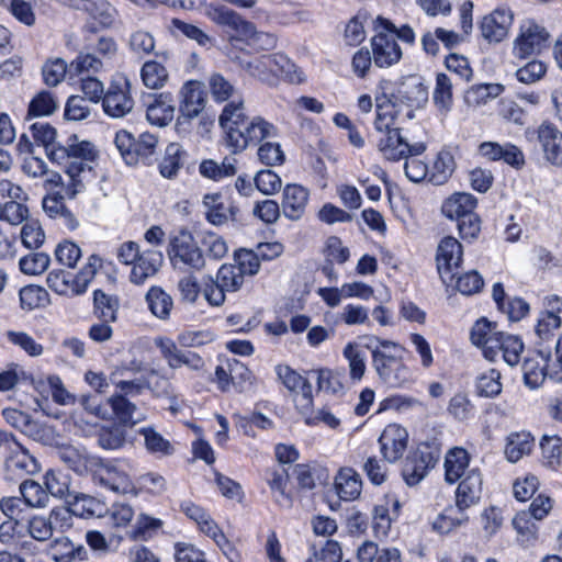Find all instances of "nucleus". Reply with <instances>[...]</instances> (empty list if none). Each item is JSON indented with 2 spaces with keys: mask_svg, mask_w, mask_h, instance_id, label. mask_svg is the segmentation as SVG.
I'll list each match as a JSON object with an SVG mask.
<instances>
[{
  "mask_svg": "<svg viewBox=\"0 0 562 562\" xmlns=\"http://www.w3.org/2000/svg\"><path fill=\"white\" fill-rule=\"evenodd\" d=\"M374 100L375 113L407 122L428 102V87L417 75L398 80L382 79L376 86Z\"/></svg>",
  "mask_w": 562,
  "mask_h": 562,
  "instance_id": "nucleus-1",
  "label": "nucleus"
},
{
  "mask_svg": "<svg viewBox=\"0 0 562 562\" xmlns=\"http://www.w3.org/2000/svg\"><path fill=\"white\" fill-rule=\"evenodd\" d=\"M47 157L50 161L64 166L65 173L69 178L66 189L69 199L81 192L86 182L93 177L92 162L97 157V150L90 142L77 140L75 137L65 146L53 147Z\"/></svg>",
  "mask_w": 562,
  "mask_h": 562,
  "instance_id": "nucleus-2",
  "label": "nucleus"
},
{
  "mask_svg": "<svg viewBox=\"0 0 562 562\" xmlns=\"http://www.w3.org/2000/svg\"><path fill=\"white\" fill-rule=\"evenodd\" d=\"M403 121L386 114L375 113L373 128L376 135L378 151L390 161H398L408 154L422 155L426 150L424 143L408 144L397 126Z\"/></svg>",
  "mask_w": 562,
  "mask_h": 562,
  "instance_id": "nucleus-3",
  "label": "nucleus"
},
{
  "mask_svg": "<svg viewBox=\"0 0 562 562\" xmlns=\"http://www.w3.org/2000/svg\"><path fill=\"white\" fill-rule=\"evenodd\" d=\"M240 66L250 77L269 86H276L279 79L290 82L303 80L296 66L281 53L262 55L241 63Z\"/></svg>",
  "mask_w": 562,
  "mask_h": 562,
  "instance_id": "nucleus-4",
  "label": "nucleus"
},
{
  "mask_svg": "<svg viewBox=\"0 0 562 562\" xmlns=\"http://www.w3.org/2000/svg\"><path fill=\"white\" fill-rule=\"evenodd\" d=\"M99 258L91 256L83 268L77 273L66 270H52L46 278L48 288L68 297L81 295L87 292L89 284L94 278Z\"/></svg>",
  "mask_w": 562,
  "mask_h": 562,
  "instance_id": "nucleus-5",
  "label": "nucleus"
},
{
  "mask_svg": "<svg viewBox=\"0 0 562 562\" xmlns=\"http://www.w3.org/2000/svg\"><path fill=\"white\" fill-rule=\"evenodd\" d=\"M133 470V463L127 459H100V464L95 465L93 476L101 485L115 493L132 494L135 492V484L131 479Z\"/></svg>",
  "mask_w": 562,
  "mask_h": 562,
  "instance_id": "nucleus-6",
  "label": "nucleus"
},
{
  "mask_svg": "<svg viewBox=\"0 0 562 562\" xmlns=\"http://www.w3.org/2000/svg\"><path fill=\"white\" fill-rule=\"evenodd\" d=\"M205 16L213 23L226 27L229 42H249L256 35V26L245 20L239 13L221 3H209L204 8Z\"/></svg>",
  "mask_w": 562,
  "mask_h": 562,
  "instance_id": "nucleus-7",
  "label": "nucleus"
},
{
  "mask_svg": "<svg viewBox=\"0 0 562 562\" xmlns=\"http://www.w3.org/2000/svg\"><path fill=\"white\" fill-rule=\"evenodd\" d=\"M168 254L171 263L178 269L186 267L200 271L205 266L202 250L187 229H180L170 238Z\"/></svg>",
  "mask_w": 562,
  "mask_h": 562,
  "instance_id": "nucleus-8",
  "label": "nucleus"
},
{
  "mask_svg": "<svg viewBox=\"0 0 562 562\" xmlns=\"http://www.w3.org/2000/svg\"><path fill=\"white\" fill-rule=\"evenodd\" d=\"M549 37L550 34L544 26L532 19H526L518 26L517 36L513 41L512 54L521 60L538 55L547 46Z\"/></svg>",
  "mask_w": 562,
  "mask_h": 562,
  "instance_id": "nucleus-9",
  "label": "nucleus"
},
{
  "mask_svg": "<svg viewBox=\"0 0 562 562\" xmlns=\"http://www.w3.org/2000/svg\"><path fill=\"white\" fill-rule=\"evenodd\" d=\"M134 104L130 80L124 76L115 77L102 98L104 113L110 117L121 119L132 112Z\"/></svg>",
  "mask_w": 562,
  "mask_h": 562,
  "instance_id": "nucleus-10",
  "label": "nucleus"
},
{
  "mask_svg": "<svg viewBox=\"0 0 562 562\" xmlns=\"http://www.w3.org/2000/svg\"><path fill=\"white\" fill-rule=\"evenodd\" d=\"M463 248L459 240L452 236L442 238L437 247V270L442 282L451 285L458 276L462 262Z\"/></svg>",
  "mask_w": 562,
  "mask_h": 562,
  "instance_id": "nucleus-11",
  "label": "nucleus"
},
{
  "mask_svg": "<svg viewBox=\"0 0 562 562\" xmlns=\"http://www.w3.org/2000/svg\"><path fill=\"white\" fill-rule=\"evenodd\" d=\"M371 351L372 363L379 378L390 386H401L407 380V368L403 364L402 357L381 353L378 347L367 345Z\"/></svg>",
  "mask_w": 562,
  "mask_h": 562,
  "instance_id": "nucleus-12",
  "label": "nucleus"
},
{
  "mask_svg": "<svg viewBox=\"0 0 562 562\" xmlns=\"http://www.w3.org/2000/svg\"><path fill=\"white\" fill-rule=\"evenodd\" d=\"M514 21V13L507 7H498L483 16L480 31L488 43H499L508 36Z\"/></svg>",
  "mask_w": 562,
  "mask_h": 562,
  "instance_id": "nucleus-13",
  "label": "nucleus"
},
{
  "mask_svg": "<svg viewBox=\"0 0 562 562\" xmlns=\"http://www.w3.org/2000/svg\"><path fill=\"white\" fill-rule=\"evenodd\" d=\"M277 373L283 385L295 395L297 411L306 412L313 400V390L308 379L288 366H278Z\"/></svg>",
  "mask_w": 562,
  "mask_h": 562,
  "instance_id": "nucleus-14",
  "label": "nucleus"
},
{
  "mask_svg": "<svg viewBox=\"0 0 562 562\" xmlns=\"http://www.w3.org/2000/svg\"><path fill=\"white\" fill-rule=\"evenodd\" d=\"M408 443L407 430L398 424L387 425L379 437L380 452L386 462L394 463L406 451Z\"/></svg>",
  "mask_w": 562,
  "mask_h": 562,
  "instance_id": "nucleus-15",
  "label": "nucleus"
},
{
  "mask_svg": "<svg viewBox=\"0 0 562 562\" xmlns=\"http://www.w3.org/2000/svg\"><path fill=\"white\" fill-rule=\"evenodd\" d=\"M373 61L376 67L387 68L402 58V49L394 33H378L371 40Z\"/></svg>",
  "mask_w": 562,
  "mask_h": 562,
  "instance_id": "nucleus-16",
  "label": "nucleus"
},
{
  "mask_svg": "<svg viewBox=\"0 0 562 562\" xmlns=\"http://www.w3.org/2000/svg\"><path fill=\"white\" fill-rule=\"evenodd\" d=\"M483 479L477 468L468 470L464 477L461 479L456 492V506L460 510H465L479 503L482 494Z\"/></svg>",
  "mask_w": 562,
  "mask_h": 562,
  "instance_id": "nucleus-17",
  "label": "nucleus"
},
{
  "mask_svg": "<svg viewBox=\"0 0 562 562\" xmlns=\"http://www.w3.org/2000/svg\"><path fill=\"white\" fill-rule=\"evenodd\" d=\"M537 135L546 160L562 167V132L552 123L543 122L539 125Z\"/></svg>",
  "mask_w": 562,
  "mask_h": 562,
  "instance_id": "nucleus-18",
  "label": "nucleus"
},
{
  "mask_svg": "<svg viewBox=\"0 0 562 562\" xmlns=\"http://www.w3.org/2000/svg\"><path fill=\"white\" fill-rule=\"evenodd\" d=\"M310 199V191L301 184H286L282 193L281 210L291 221L303 217Z\"/></svg>",
  "mask_w": 562,
  "mask_h": 562,
  "instance_id": "nucleus-19",
  "label": "nucleus"
},
{
  "mask_svg": "<svg viewBox=\"0 0 562 562\" xmlns=\"http://www.w3.org/2000/svg\"><path fill=\"white\" fill-rule=\"evenodd\" d=\"M57 456L63 463L80 475L88 472L93 474L95 465L100 464V458L89 454L83 448L70 445L59 447Z\"/></svg>",
  "mask_w": 562,
  "mask_h": 562,
  "instance_id": "nucleus-20",
  "label": "nucleus"
},
{
  "mask_svg": "<svg viewBox=\"0 0 562 562\" xmlns=\"http://www.w3.org/2000/svg\"><path fill=\"white\" fill-rule=\"evenodd\" d=\"M180 113L188 120L198 117L205 108L206 101L200 81L184 82L180 89Z\"/></svg>",
  "mask_w": 562,
  "mask_h": 562,
  "instance_id": "nucleus-21",
  "label": "nucleus"
},
{
  "mask_svg": "<svg viewBox=\"0 0 562 562\" xmlns=\"http://www.w3.org/2000/svg\"><path fill=\"white\" fill-rule=\"evenodd\" d=\"M502 333L496 331V326L488 322L486 318H481L473 325L470 338L473 345L481 348L483 356L493 361L497 357V351L494 346L497 345V339Z\"/></svg>",
  "mask_w": 562,
  "mask_h": 562,
  "instance_id": "nucleus-22",
  "label": "nucleus"
},
{
  "mask_svg": "<svg viewBox=\"0 0 562 562\" xmlns=\"http://www.w3.org/2000/svg\"><path fill=\"white\" fill-rule=\"evenodd\" d=\"M206 220L213 225H223L235 220L238 209L226 201L221 193H207L202 201Z\"/></svg>",
  "mask_w": 562,
  "mask_h": 562,
  "instance_id": "nucleus-23",
  "label": "nucleus"
},
{
  "mask_svg": "<svg viewBox=\"0 0 562 562\" xmlns=\"http://www.w3.org/2000/svg\"><path fill=\"white\" fill-rule=\"evenodd\" d=\"M162 260V255L159 251H142L132 265L130 281L137 285L145 283L147 279L154 277L158 272Z\"/></svg>",
  "mask_w": 562,
  "mask_h": 562,
  "instance_id": "nucleus-24",
  "label": "nucleus"
},
{
  "mask_svg": "<svg viewBox=\"0 0 562 562\" xmlns=\"http://www.w3.org/2000/svg\"><path fill=\"white\" fill-rule=\"evenodd\" d=\"M175 100L171 93L155 94L147 104L146 117L151 125L167 126L175 117Z\"/></svg>",
  "mask_w": 562,
  "mask_h": 562,
  "instance_id": "nucleus-25",
  "label": "nucleus"
},
{
  "mask_svg": "<svg viewBox=\"0 0 562 562\" xmlns=\"http://www.w3.org/2000/svg\"><path fill=\"white\" fill-rule=\"evenodd\" d=\"M337 495L345 502L357 499L362 491V480L352 468H341L334 480Z\"/></svg>",
  "mask_w": 562,
  "mask_h": 562,
  "instance_id": "nucleus-26",
  "label": "nucleus"
},
{
  "mask_svg": "<svg viewBox=\"0 0 562 562\" xmlns=\"http://www.w3.org/2000/svg\"><path fill=\"white\" fill-rule=\"evenodd\" d=\"M470 464L469 452L461 447L449 449L445 457V480L453 484L465 476Z\"/></svg>",
  "mask_w": 562,
  "mask_h": 562,
  "instance_id": "nucleus-27",
  "label": "nucleus"
},
{
  "mask_svg": "<svg viewBox=\"0 0 562 562\" xmlns=\"http://www.w3.org/2000/svg\"><path fill=\"white\" fill-rule=\"evenodd\" d=\"M477 201L471 193L456 192L445 200L442 214L450 220H460L474 213Z\"/></svg>",
  "mask_w": 562,
  "mask_h": 562,
  "instance_id": "nucleus-28",
  "label": "nucleus"
},
{
  "mask_svg": "<svg viewBox=\"0 0 562 562\" xmlns=\"http://www.w3.org/2000/svg\"><path fill=\"white\" fill-rule=\"evenodd\" d=\"M111 419L117 420L125 426H134L146 419V416L138 411L135 404L123 395L110 396Z\"/></svg>",
  "mask_w": 562,
  "mask_h": 562,
  "instance_id": "nucleus-29",
  "label": "nucleus"
},
{
  "mask_svg": "<svg viewBox=\"0 0 562 562\" xmlns=\"http://www.w3.org/2000/svg\"><path fill=\"white\" fill-rule=\"evenodd\" d=\"M246 120H248V116L246 114L245 100L241 95L225 104L218 116V124L224 132V136H226L235 128L241 127Z\"/></svg>",
  "mask_w": 562,
  "mask_h": 562,
  "instance_id": "nucleus-30",
  "label": "nucleus"
},
{
  "mask_svg": "<svg viewBox=\"0 0 562 562\" xmlns=\"http://www.w3.org/2000/svg\"><path fill=\"white\" fill-rule=\"evenodd\" d=\"M207 91L215 103H228L241 97L238 88L221 72H212L206 79Z\"/></svg>",
  "mask_w": 562,
  "mask_h": 562,
  "instance_id": "nucleus-31",
  "label": "nucleus"
},
{
  "mask_svg": "<svg viewBox=\"0 0 562 562\" xmlns=\"http://www.w3.org/2000/svg\"><path fill=\"white\" fill-rule=\"evenodd\" d=\"M5 468L16 475L34 474L40 471L37 460L20 443L5 457Z\"/></svg>",
  "mask_w": 562,
  "mask_h": 562,
  "instance_id": "nucleus-32",
  "label": "nucleus"
},
{
  "mask_svg": "<svg viewBox=\"0 0 562 562\" xmlns=\"http://www.w3.org/2000/svg\"><path fill=\"white\" fill-rule=\"evenodd\" d=\"M266 481L274 501L282 507H291L292 496L288 488L289 474L285 469H271L266 473Z\"/></svg>",
  "mask_w": 562,
  "mask_h": 562,
  "instance_id": "nucleus-33",
  "label": "nucleus"
},
{
  "mask_svg": "<svg viewBox=\"0 0 562 562\" xmlns=\"http://www.w3.org/2000/svg\"><path fill=\"white\" fill-rule=\"evenodd\" d=\"M342 356L348 363L349 379L352 383H359L367 371L366 353L356 341H349L342 349Z\"/></svg>",
  "mask_w": 562,
  "mask_h": 562,
  "instance_id": "nucleus-34",
  "label": "nucleus"
},
{
  "mask_svg": "<svg viewBox=\"0 0 562 562\" xmlns=\"http://www.w3.org/2000/svg\"><path fill=\"white\" fill-rule=\"evenodd\" d=\"M138 432L144 437V445L148 453L157 458L170 457L175 453V443L165 438L154 427H143Z\"/></svg>",
  "mask_w": 562,
  "mask_h": 562,
  "instance_id": "nucleus-35",
  "label": "nucleus"
},
{
  "mask_svg": "<svg viewBox=\"0 0 562 562\" xmlns=\"http://www.w3.org/2000/svg\"><path fill=\"white\" fill-rule=\"evenodd\" d=\"M522 374L525 383L529 389H537L543 383L547 378L543 351H537L525 359Z\"/></svg>",
  "mask_w": 562,
  "mask_h": 562,
  "instance_id": "nucleus-36",
  "label": "nucleus"
},
{
  "mask_svg": "<svg viewBox=\"0 0 562 562\" xmlns=\"http://www.w3.org/2000/svg\"><path fill=\"white\" fill-rule=\"evenodd\" d=\"M533 446L535 441L530 432H512L506 440L505 457L509 462L515 463L524 456L529 454Z\"/></svg>",
  "mask_w": 562,
  "mask_h": 562,
  "instance_id": "nucleus-37",
  "label": "nucleus"
},
{
  "mask_svg": "<svg viewBox=\"0 0 562 562\" xmlns=\"http://www.w3.org/2000/svg\"><path fill=\"white\" fill-rule=\"evenodd\" d=\"M454 168L456 162L451 153L441 150L429 167L428 181L436 186L443 184L452 176Z\"/></svg>",
  "mask_w": 562,
  "mask_h": 562,
  "instance_id": "nucleus-38",
  "label": "nucleus"
},
{
  "mask_svg": "<svg viewBox=\"0 0 562 562\" xmlns=\"http://www.w3.org/2000/svg\"><path fill=\"white\" fill-rule=\"evenodd\" d=\"M151 314L159 319H168L173 307L172 297L160 286H151L145 296Z\"/></svg>",
  "mask_w": 562,
  "mask_h": 562,
  "instance_id": "nucleus-39",
  "label": "nucleus"
},
{
  "mask_svg": "<svg viewBox=\"0 0 562 562\" xmlns=\"http://www.w3.org/2000/svg\"><path fill=\"white\" fill-rule=\"evenodd\" d=\"M401 558L396 548H379L372 541H366L358 549V559L360 562H395Z\"/></svg>",
  "mask_w": 562,
  "mask_h": 562,
  "instance_id": "nucleus-40",
  "label": "nucleus"
},
{
  "mask_svg": "<svg viewBox=\"0 0 562 562\" xmlns=\"http://www.w3.org/2000/svg\"><path fill=\"white\" fill-rule=\"evenodd\" d=\"M102 29L111 27L116 19V9L106 0H88L85 9Z\"/></svg>",
  "mask_w": 562,
  "mask_h": 562,
  "instance_id": "nucleus-41",
  "label": "nucleus"
},
{
  "mask_svg": "<svg viewBox=\"0 0 562 562\" xmlns=\"http://www.w3.org/2000/svg\"><path fill=\"white\" fill-rule=\"evenodd\" d=\"M69 506L74 515L81 518L100 517L105 512L104 503L86 494L75 496Z\"/></svg>",
  "mask_w": 562,
  "mask_h": 562,
  "instance_id": "nucleus-42",
  "label": "nucleus"
},
{
  "mask_svg": "<svg viewBox=\"0 0 562 562\" xmlns=\"http://www.w3.org/2000/svg\"><path fill=\"white\" fill-rule=\"evenodd\" d=\"M512 524L517 532V540L521 544L528 546L537 540L539 528L530 516V513L526 510L517 513Z\"/></svg>",
  "mask_w": 562,
  "mask_h": 562,
  "instance_id": "nucleus-43",
  "label": "nucleus"
},
{
  "mask_svg": "<svg viewBox=\"0 0 562 562\" xmlns=\"http://www.w3.org/2000/svg\"><path fill=\"white\" fill-rule=\"evenodd\" d=\"M497 353L502 351L504 361L513 367L516 366L520 360V355L524 350V344L521 339L514 335L503 334L497 339V345L494 346Z\"/></svg>",
  "mask_w": 562,
  "mask_h": 562,
  "instance_id": "nucleus-44",
  "label": "nucleus"
},
{
  "mask_svg": "<svg viewBox=\"0 0 562 562\" xmlns=\"http://www.w3.org/2000/svg\"><path fill=\"white\" fill-rule=\"evenodd\" d=\"M20 304L23 310L42 308L50 303L48 292L40 285H26L20 290Z\"/></svg>",
  "mask_w": 562,
  "mask_h": 562,
  "instance_id": "nucleus-45",
  "label": "nucleus"
},
{
  "mask_svg": "<svg viewBox=\"0 0 562 562\" xmlns=\"http://www.w3.org/2000/svg\"><path fill=\"white\" fill-rule=\"evenodd\" d=\"M501 373L496 369L481 372L475 381V391L482 397H495L502 392Z\"/></svg>",
  "mask_w": 562,
  "mask_h": 562,
  "instance_id": "nucleus-46",
  "label": "nucleus"
},
{
  "mask_svg": "<svg viewBox=\"0 0 562 562\" xmlns=\"http://www.w3.org/2000/svg\"><path fill=\"white\" fill-rule=\"evenodd\" d=\"M467 520L468 516L464 514V510H460L457 506L456 508L449 507L435 518L432 528L441 535L449 533Z\"/></svg>",
  "mask_w": 562,
  "mask_h": 562,
  "instance_id": "nucleus-47",
  "label": "nucleus"
},
{
  "mask_svg": "<svg viewBox=\"0 0 562 562\" xmlns=\"http://www.w3.org/2000/svg\"><path fill=\"white\" fill-rule=\"evenodd\" d=\"M19 490L25 506L41 508L45 507L48 503L49 497L46 490L33 480H26L21 483Z\"/></svg>",
  "mask_w": 562,
  "mask_h": 562,
  "instance_id": "nucleus-48",
  "label": "nucleus"
},
{
  "mask_svg": "<svg viewBox=\"0 0 562 562\" xmlns=\"http://www.w3.org/2000/svg\"><path fill=\"white\" fill-rule=\"evenodd\" d=\"M248 140L250 145H258L265 139L277 137V127L262 116H254L248 122Z\"/></svg>",
  "mask_w": 562,
  "mask_h": 562,
  "instance_id": "nucleus-49",
  "label": "nucleus"
},
{
  "mask_svg": "<svg viewBox=\"0 0 562 562\" xmlns=\"http://www.w3.org/2000/svg\"><path fill=\"white\" fill-rule=\"evenodd\" d=\"M182 147L177 143H171L166 147L165 156L159 164L162 177L171 179L177 176L182 166Z\"/></svg>",
  "mask_w": 562,
  "mask_h": 562,
  "instance_id": "nucleus-50",
  "label": "nucleus"
},
{
  "mask_svg": "<svg viewBox=\"0 0 562 562\" xmlns=\"http://www.w3.org/2000/svg\"><path fill=\"white\" fill-rule=\"evenodd\" d=\"M144 85L150 89L162 88L168 80V71L165 66L155 60L146 61L140 69Z\"/></svg>",
  "mask_w": 562,
  "mask_h": 562,
  "instance_id": "nucleus-51",
  "label": "nucleus"
},
{
  "mask_svg": "<svg viewBox=\"0 0 562 562\" xmlns=\"http://www.w3.org/2000/svg\"><path fill=\"white\" fill-rule=\"evenodd\" d=\"M158 139L150 133H143L134 140L132 154L134 156L133 165L138 162L149 164L156 153Z\"/></svg>",
  "mask_w": 562,
  "mask_h": 562,
  "instance_id": "nucleus-52",
  "label": "nucleus"
},
{
  "mask_svg": "<svg viewBox=\"0 0 562 562\" xmlns=\"http://www.w3.org/2000/svg\"><path fill=\"white\" fill-rule=\"evenodd\" d=\"M57 101L49 91L38 92L30 102L27 116L40 117L53 114L57 110Z\"/></svg>",
  "mask_w": 562,
  "mask_h": 562,
  "instance_id": "nucleus-53",
  "label": "nucleus"
},
{
  "mask_svg": "<svg viewBox=\"0 0 562 562\" xmlns=\"http://www.w3.org/2000/svg\"><path fill=\"white\" fill-rule=\"evenodd\" d=\"M432 99L438 109L447 113L452 105V83L446 74H438Z\"/></svg>",
  "mask_w": 562,
  "mask_h": 562,
  "instance_id": "nucleus-54",
  "label": "nucleus"
},
{
  "mask_svg": "<svg viewBox=\"0 0 562 562\" xmlns=\"http://www.w3.org/2000/svg\"><path fill=\"white\" fill-rule=\"evenodd\" d=\"M53 558L55 562L68 560H86L87 550L82 546L75 547L68 538L57 539L53 544Z\"/></svg>",
  "mask_w": 562,
  "mask_h": 562,
  "instance_id": "nucleus-55",
  "label": "nucleus"
},
{
  "mask_svg": "<svg viewBox=\"0 0 562 562\" xmlns=\"http://www.w3.org/2000/svg\"><path fill=\"white\" fill-rule=\"evenodd\" d=\"M94 313L105 322H115L117 314V300L101 290L93 293Z\"/></svg>",
  "mask_w": 562,
  "mask_h": 562,
  "instance_id": "nucleus-56",
  "label": "nucleus"
},
{
  "mask_svg": "<svg viewBox=\"0 0 562 562\" xmlns=\"http://www.w3.org/2000/svg\"><path fill=\"white\" fill-rule=\"evenodd\" d=\"M543 463L555 469L561 462L562 440L558 436H543L540 441Z\"/></svg>",
  "mask_w": 562,
  "mask_h": 562,
  "instance_id": "nucleus-57",
  "label": "nucleus"
},
{
  "mask_svg": "<svg viewBox=\"0 0 562 562\" xmlns=\"http://www.w3.org/2000/svg\"><path fill=\"white\" fill-rule=\"evenodd\" d=\"M548 66L544 61L532 59L519 67L516 72V79L525 85H532L540 81L547 74Z\"/></svg>",
  "mask_w": 562,
  "mask_h": 562,
  "instance_id": "nucleus-58",
  "label": "nucleus"
},
{
  "mask_svg": "<svg viewBox=\"0 0 562 562\" xmlns=\"http://www.w3.org/2000/svg\"><path fill=\"white\" fill-rule=\"evenodd\" d=\"M198 528L201 532H203L205 536L212 538L215 541V543L218 546V548L223 551V553L228 560H233V547L226 539L222 529L218 527V525L214 521V519L211 516L209 517V519L202 521V524Z\"/></svg>",
  "mask_w": 562,
  "mask_h": 562,
  "instance_id": "nucleus-59",
  "label": "nucleus"
},
{
  "mask_svg": "<svg viewBox=\"0 0 562 562\" xmlns=\"http://www.w3.org/2000/svg\"><path fill=\"white\" fill-rule=\"evenodd\" d=\"M103 68L102 60L91 53H80L69 64V76L98 72Z\"/></svg>",
  "mask_w": 562,
  "mask_h": 562,
  "instance_id": "nucleus-60",
  "label": "nucleus"
},
{
  "mask_svg": "<svg viewBox=\"0 0 562 562\" xmlns=\"http://www.w3.org/2000/svg\"><path fill=\"white\" fill-rule=\"evenodd\" d=\"M135 492L133 495H138L142 492H147L154 495H159L166 490V480L162 475L154 472H148L139 475L135 482Z\"/></svg>",
  "mask_w": 562,
  "mask_h": 562,
  "instance_id": "nucleus-61",
  "label": "nucleus"
},
{
  "mask_svg": "<svg viewBox=\"0 0 562 562\" xmlns=\"http://www.w3.org/2000/svg\"><path fill=\"white\" fill-rule=\"evenodd\" d=\"M215 281L228 292H235L244 283V277L235 265H223L217 273Z\"/></svg>",
  "mask_w": 562,
  "mask_h": 562,
  "instance_id": "nucleus-62",
  "label": "nucleus"
},
{
  "mask_svg": "<svg viewBox=\"0 0 562 562\" xmlns=\"http://www.w3.org/2000/svg\"><path fill=\"white\" fill-rule=\"evenodd\" d=\"M49 262L50 258L47 254L33 252L22 257L19 261V267L24 274L37 276L48 268Z\"/></svg>",
  "mask_w": 562,
  "mask_h": 562,
  "instance_id": "nucleus-63",
  "label": "nucleus"
},
{
  "mask_svg": "<svg viewBox=\"0 0 562 562\" xmlns=\"http://www.w3.org/2000/svg\"><path fill=\"white\" fill-rule=\"evenodd\" d=\"M69 74V66L61 58H55L44 64L42 75L47 86L55 87Z\"/></svg>",
  "mask_w": 562,
  "mask_h": 562,
  "instance_id": "nucleus-64",
  "label": "nucleus"
}]
</instances>
